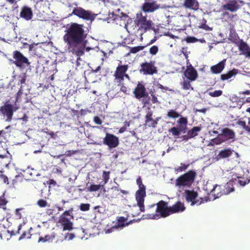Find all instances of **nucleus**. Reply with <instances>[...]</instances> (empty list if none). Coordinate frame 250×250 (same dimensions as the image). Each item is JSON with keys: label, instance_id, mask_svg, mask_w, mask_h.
Masks as SVG:
<instances>
[{"label": "nucleus", "instance_id": "obj_4", "mask_svg": "<svg viewBox=\"0 0 250 250\" xmlns=\"http://www.w3.org/2000/svg\"><path fill=\"white\" fill-rule=\"evenodd\" d=\"M128 69L127 64H119L114 72V83L117 85L124 84V79L130 80V76L126 72Z\"/></svg>", "mask_w": 250, "mask_h": 250}, {"label": "nucleus", "instance_id": "obj_44", "mask_svg": "<svg viewBox=\"0 0 250 250\" xmlns=\"http://www.w3.org/2000/svg\"><path fill=\"white\" fill-rule=\"evenodd\" d=\"M158 52V47L156 45H153L150 47L149 49V53L151 55H155Z\"/></svg>", "mask_w": 250, "mask_h": 250}, {"label": "nucleus", "instance_id": "obj_43", "mask_svg": "<svg viewBox=\"0 0 250 250\" xmlns=\"http://www.w3.org/2000/svg\"><path fill=\"white\" fill-rule=\"evenodd\" d=\"M222 91L221 90H217L214 92H209L208 95L212 97H219L222 95Z\"/></svg>", "mask_w": 250, "mask_h": 250}, {"label": "nucleus", "instance_id": "obj_18", "mask_svg": "<svg viewBox=\"0 0 250 250\" xmlns=\"http://www.w3.org/2000/svg\"><path fill=\"white\" fill-rule=\"evenodd\" d=\"M218 137L223 138L227 140L232 141L234 140L235 138V133L232 129L229 128H223L222 129V133L218 135Z\"/></svg>", "mask_w": 250, "mask_h": 250}, {"label": "nucleus", "instance_id": "obj_20", "mask_svg": "<svg viewBox=\"0 0 250 250\" xmlns=\"http://www.w3.org/2000/svg\"><path fill=\"white\" fill-rule=\"evenodd\" d=\"M183 5L184 7L191 10H197L199 8V3L197 0H184Z\"/></svg>", "mask_w": 250, "mask_h": 250}, {"label": "nucleus", "instance_id": "obj_9", "mask_svg": "<svg viewBox=\"0 0 250 250\" xmlns=\"http://www.w3.org/2000/svg\"><path fill=\"white\" fill-rule=\"evenodd\" d=\"M18 109H19L18 106L6 102L4 105L0 106V111L2 113V116L5 117V121L10 122L13 117V112Z\"/></svg>", "mask_w": 250, "mask_h": 250}, {"label": "nucleus", "instance_id": "obj_30", "mask_svg": "<svg viewBox=\"0 0 250 250\" xmlns=\"http://www.w3.org/2000/svg\"><path fill=\"white\" fill-rule=\"evenodd\" d=\"M56 234L54 232L51 233L45 236L44 237H40L39 239V242H51L55 238Z\"/></svg>", "mask_w": 250, "mask_h": 250}, {"label": "nucleus", "instance_id": "obj_2", "mask_svg": "<svg viewBox=\"0 0 250 250\" xmlns=\"http://www.w3.org/2000/svg\"><path fill=\"white\" fill-rule=\"evenodd\" d=\"M155 212L156 213L147 214V218L156 219V217L159 216L166 218L170 214H172L169 208L168 207V203L163 200H161L156 204V208Z\"/></svg>", "mask_w": 250, "mask_h": 250}, {"label": "nucleus", "instance_id": "obj_46", "mask_svg": "<svg viewBox=\"0 0 250 250\" xmlns=\"http://www.w3.org/2000/svg\"><path fill=\"white\" fill-rule=\"evenodd\" d=\"M185 41L187 43H194L197 42L198 40L194 37L187 36V37L185 38Z\"/></svg>", "mask_w": 250, "mask_h": 250}, {"label": "nucleus", "instance_id": "obj_11", "mask_svg": "<svg viewBox=\"0 0 250 250\" xmlns=\"http://www.w3.org/2000/svg\"><path fill=\"white\" fill-rule=\"evenodd\" d=\"M74 15L79 18L86 21H93L95 15L88 11H86L81 7L74 8L71 15Z\"/></svg>", "mask_w": 250, "mask_h": 250}, {"label": "nucleus", "instance_id": "obj_6", "mask_svg": "<svg viewBox=\"0 0 250 250\" xmlns=\"http://www.w3.org/2000/svg\"><path fill=\"white\" fill-rule=\"evenodd\" d=\"M137 184L138 185L139 189L136 191L135 198L137 200V206L140 208V211L145 212V206L144 201L146 196V189L145 186L142 183V179L139 177L137 179Z\"/></svg>", "mask_w": 250, "mask_h": 250}, {"label": "nucleus", "instance_id": "obj_32", "mask_svg": "<svg viewBox=\"0 0 250 250\" xmlns=\"http://www.w3.org/2000/svg\"><path fill=\"white\" fill-rule=\"evenodd\" d=\"M236 125L243 127V129H245L246 131L249 133L250 132V126L246 125L245 121L240 119L237 121Z\"/></svg>", "mask_w": 250, "mask_h": 250}, {"label": "nucleus", "instance_id": "obj_14", "mask_svg": "<svg viewBox=\"0 0 250 250\" xmlns=\"http://www.w3.org/2000/svg\"><path fill=\"white\" fill-rule=\"evenodd\" d=\"M133 94H134V97L138 100L147 96L148 93L143 82H137V86L133 91Z\"/></svg>", "mask_w": 250, "mask_h": 250}, {"label": "nucleus", "instance_id": "obj_59", "mask_svg": "<svg viewBox=\"0 0 250 250\" xmlns=\"http://www.w3.org/2000/svg\"><path fill=\"white\" fill-rule=\"evenodd\" d=\"M125 130H126V127H125V126H124L120 128L119 131H118V132H119V133H122L124 132L125 131Z\"/></svg>", "mask_w": 250, "mask_h": 250}, {"label": "nucleus", "instance_id": "obj_41", "mask_svg": "<svg viewBox=\"0 0 250 250\" xmlns=\"http://www.w3.org/2000/svg\"><path fill=\"white\" fill-rule=\"evenodd\" d=\"M228 141H229V140H227L226 139H224L220 137H217L214 138V139L212 140V141H213V143H214V144H215L216 145H219L220 144Z\"/></svg>", "mask_w": 250, "mask_h": 250}, {"label": "nucleus", "instance_id": "obj_57", "mask_svg": "<svg viewBox=\"0 0 250 250\" xmlns=\"http://www.w3.org/2000/svg\"><path fill=\"white\" fill-rule=\"evenodd\" d=\"M222 16H223L224 17L225 16H228L229 17V18H232L233 17H234V15H231V14H229V13L227 12H223V13H222Z\"/></svg>", "mask_w": 250, "mask_h": 250}, {"label": "nucleus", "instance_id": "obj_45", "mask_svg": "<svg viewBox=\"0 0 250 250\" xmlns=\"http://www.w3.org/2000/svg\"><path fill=\"white\" fill-rule=\"evenodd\" d=\"M80 209L82 211H88L89 209V204H81L80 206Z\"/></svg>", "mask_w": 250, "mask_h": 250}, {"label": "nucleus", "instance_id": "obj_53", "mask_svg": "<svg viewBox=\"0 0 250 250\" xmlns=\"http://www.w3.org/2000/svg\"><path fill=\"white\" fill-rule=\"evenodd\" d=\"M207 110H208V109L206 108H202V109H194V112H195L196 113L200 112V113H202L203 114H205V113H206Z\"/></svg>", "mask_w": 250, "mask_h": 250}, {"label": "nucleus", "instance_id": "obj_42", "mask_svg": "<svg viewBox=\"0 0 250 250\" xmlns=\"http://www.w3.org/2000/svg\"><path fill=\"white\" fill-rule=\"evenodd\" d=\"M23 208H17L15 209V217L17 219H20L22 217V213L23 212Z\"/></svg>", "mask_w": 250, "mask_h": 250}, {"label": "nucleus", "instance_id": "obj_60", "mask_svg": "<svg viewBox=\"0 0 250 250\" xmlns=\"http://www.w3.org/2000/svg\"><path fill=\"white\" fill-rule=\"evenodd\" d=\"M222 189V187L221 186H216L214 188V189H213V191L215 192L216 191H219Z\"/></svg>", "mask_w": 250, "mask_h": 250}, {"label": "nucleus", "instance_id": "obj_27", "mask_svg": "<svg viewBox=\"0 0 250 250\" xmlns=\"http://www.w3.org/2000/svg\"><path fill=\"white\" fill-rule=\"evenodd\" d=\"M202 129L201 126H194L192 128L187 132V135L188 138H193L198 135L199 132Z\"/></svg>", "mask_w": 250, "mask_h": 250}, {"label": "nucleus", "instance_id": "obj_17", "mask_svg": "<svg viewBox=\"0 0 250 250\" xmlns=\"http://www.w3.org/2000/svg\"><path fill=\"white\" fill-rule=\"evenodd\" d=\"M197 77V71L194 67H193L191 64L187 65V69H186V70L184 72V77L183 79H184V80L187 79V80L190 81H195Z\"/></svg>", "mask_w": 250, "mask_h": 250}, {"label": "nucleus", "instance_id": "obj_7", "mask_svg": "<svg viewBox=\"0 0 250 250\" xmlns=\"http://www.w3.org/2000/svg\"><path fill=\"white\" fill-rule=\"evenodd\" d=\"M136 25L138 27V29L143 30L145 32L149 30L153 25L152 21L147 20L146 16H143L142 13H137L136 15V19L134 20Z\"/></svg>", "mask_w": 250, "mask_h": 250}, {"label": "nucleus", "instance_id": "obj_56", "mask_svg": "<svg viewBox=\"0 0 250 250\" xmlns=\"http://www.w3.org/2000/svg\"><path fill=\"white\" fill-rule=\"evenodd\" d=\"M249 183V181H247V180H238V183H239L240 185L242 186H244L245 185H246V184L248 183Z\"/></svg>", "mask_w": 250, "mask_h": 250}, {"label": "nucleus", "instance_id": "obj_36", "mask_svg": "<svg viewBox=\"0 0 250 250\" xmlns=\"http://www.w3.org/2000/svg\"><path fill=\"white\" fill-rule=\"evenodd\" d=\"M126 220L127 218L122 216L120 217L119 218H118V226L122 227H126L128 226V225L130 223V221L128 223H124L126 222Z\"/></svg>", "mask_w": 250, "mask_h": 250}, {"label": "nucleus", "instance_id": "obj_3", "mask_svg": "<svg viewBox=\"0 0 250 250\" xmlns=\"http://www.w3.org/2000/svg\"><path fill=\"white\" fill-rule=\"evenodd\" d=\"M196 177V171L189 170L177 178L175 180V185L179 187H190L194 182Z\"/></svg>", "mask_w": 250, "mask_h": 250}, {"label": "nucleus", "instance_id": "obj_25", "mask_svg": "<svg viewBox=\"0 0 250 250\" xmlns=\"http://www.w3.org/2000/svg\"><path fill=\"white\" fill-rule=\"evenodd\" d=\"M187 129V128H184L183 127H173L169 129V132L172 133V135L173 136H178L180 135L181 132L185 133Z\"/></svg>", "mask_w": 250, "mask_h": 250}, {"label": "nucleus", "instance_id": "obj_24", "mask_svg": "<svg viewBox=\"0 0 250 250\" xmlns=\"http://www.w3.org/2000/svg\"><path fill=\"white\" fill-rule=\"evenodd\" d=\"M225 60L219 62L216 65H214L210 67V71L214 74H218L221 73L224 68V63Z\"/></svg>", "mask_w": 250, "mask_h": 250}, {"label": "nucleus", "instance_id": "obj_13", "mask_svg": "<svg viewBox=\"0 0 250 250\" xmlns=\"http://www.w3.org/2000/svg\"><path fill=\"white\" fill-rule=\"evenodd\" d=\"M186 200L187 202L191 203V206H193L195 205H200L203 203V199L200 198V200H196L198 193L194 190H186Z\"/></svg>", "mask_w": 250, "mask_h": 250}, {"label": "nucleus", "instance_id": "obj_15", "mask_svg": "<svg viewBox=\"0 0 250 250\" xmlns=\"http://www.w3.org/2000/svg\"><path fill=\"white\" fill-rule=\"evenodd\" d=\"M244 2L240 0H230L222 6L224 10H229L231 12L237 11Z\"/></svg>", "mask_w": 250, "mask_h": 250}, {"label": "nucleus", "instance_id": "obj_52", "mask_svg": "<svg viewBox=\"0 0 250 250\" xmlns=\"http://www.w3.org/2000/svg\"><path fill=\"white\" fill-rule=\"evenodd\" d=\"M118 86H121V88H120V91L121 92H123L124 93H126V91H127V88L125 87V86L124 85V84H122L121 85H117Z\"/></svg>", "mask_w": 250, "mask_h": 250}, {"label": "nucleus", "instance_id": "obj_8", "mask_svg": "<svg viewBox=\"0 0 250 250\" xmlns=\"http://www.w3.org/2000/svg\"><path fill=\"white\" fill-rule=\"evenodd\" d=\"M13 58L14 59L13 63L15 64L16 66L21 69H23L26 67H28L30 64L27 58L25 57L21 53L18 51L13 52Z\"/></svg>", "mask_w": 250, "mask_h": 250}, {"label": "nucleus", "instance_id": "obj_29", "mask_svg": "<svg viewBox=\"0 0 250 250\" xmlns=\"http://www.w3.org/2000/svg\"><path fill=\"white\" fill-rule=\"evenodd\" d=\"M104 185H104V184L102 185H96L94 184H91L90 186L87 187V191L90 192H96L100 189H104V191L105 192V188H104Z\"/></svg>", "mask_w": 250, "mask_h": 250}, {"label": "nucleus", "instance_id": "obj_62", "mask_svg": "<svg viewBox=\"0 0 250 250\" xmlns=\"http://www.w3.org/2000/svg\"><path fill=\"white\" fill-rule=\"evenodd\" d=\"M80 115H81L82 116L86 114V110L81 109H80Z\"/></svg>", "mask_w": 250, "mask_h": 250}, {"label": "nucleus", "instance_id": "obj_47", "mask_svg": "<svg viewBox=\"0 0 250 250\" xmlns=\"http://www.w3.org/2000/svg\"><path fill=\"white\" fill-rule=\"evenodd\" d=\"M37 205L40 208H44L47 206V202L44 200L40 199L38 201Z\"/></svg>", "mask_w": 250, "mask_h": 250}, {"label": "nucleus", "instance_id": "obj_26", "mask_svg": "<svg viewBox=\"0 0 250 250\" xmlns=\"http://www.w3.org/2000/svg\"><path fill=\"white\" fill-rule=\"evenodd\" d=\"M119 195V188L117 187H113L108 191L106 197L109 199H113L117 197Z\"/></svg>", "mask_w": 250, "mask_h": 250}, {"label": "nucleus", "instance_id": "obj_33", "mask_svg": "<svg viewBox=\"0 0 250 250\" xmlns=\"http://www.w3.org/2000/svg\"><path fill=\"white\" fill-rule=\"evenodd\" d=\"M177 123L179 125V127L187 128L188 120L186 117H181Z\"/></svg>", "mask_w": 250, "mask_h": 250}, {"label": "nucleus", "instance_id": "obj_16", "mask_svg": "<svg viewBox=\"0 0 250 250\" xmlns=\"http://www.w3.org/2000/svg\"><path fill=\"white\" fill-rule=\"evenodd\" d=\"M140 67L141 68L140 71L144 75H153L157 73L156 67L154 65V62H152L143 63L140 65Z\"/></svg>", "mask_w": 250, "mask_h": 250}, {"label": "nucleus", "instance_id": "obj_1", "mask_svg": "<svg viewBox=\"0 0 250 250\" xmlns=\"http://www.w3.org/2000/svg\"><path fill=\"white\" fill-rule=\"evenodd\" d=\"M65 32L62 40L66 43L68 52L77 57L83 56L84 52H83V48L80 47L79 45L83 42L86 36L83 24L72 22Z\"/></svg>", "mask_w": 250, "mask_h": 250}, {"label": "nucleus", "instance_id": "obj_58", "mask_svg": "<svg viewBox=\"0 0 250 250\" xmlns=\"http://www.w3.org/2000/svg\"><path fill=\"white\" fill-rule=\"evenodd\" d=\"M38 45V43H32L31 44H29L28 49L30 51H32L33 50L34 47H35V46Z\"/></svg>", "mask_w": 250, "mask_h": 250}, {"label": "nucleus", "instance_id": "obj_64", "mask_svg": "<svg viewBox=\"0 0 250 250\" xmlns=\"http://www.w3.org/2000/svg\"><path fill=\"white\" fill-rule=\"evenodd\" d=\"M242 54L245 55L246 57L250 59V51L247 52L245 53H243Z\"/></svg>", "mask_w": 250, "mask_h": 250}, {"label": "nucleus", "instance_id": "obj_22", "mask_svg": "<svg viewBox=\"0 0 250 250\" xmlns=\"http://www.w3.org/2000/svg\"><path fill=\"white\" fill-rule=\"evenodd\" d=\"M235 44L238 46L239 51L241 52V54L250 51V47L242 39L240 40L237 42H235Z\"/></svg>", "mask_w": 250, "mask_h": 250}, {"label": "nucleus", "instance_id": "obj_61", "mask_svg": "<svg viewBox=\"0 0 250 250\" xmlns=\"http://www.w3.org/2000/svg\"><path fill=\"white\" fill-rule=\"evenodd\" d=\"M27 119H28V117H27V116L26 115V114H24V116H23V117L22 118H21V121H23V122H26L27 121Z\"/></svg>", "mask_w": 250, "mask_h": 250}, {"label": "nucleus", "instance_id": "obj_63", "mask_svg": "<svg viewBox=\"0 0 250 250\" xmlns=\"http://www.w3.org/2000/svg\"><path fill=\"white\" fill-rule=\"evenodd\" d=\"M26 81V78H25V77H23L20 80V83H21V84H24L25 83V81Z\"/></svg>", "mask_w": 250, "mask_h": 250}, {"label": "nucleus", "instance_id": "obj_37", "mask_svg": "<svg viewBox=\"0 0 250 250\" xmlns=\"http://www.w3.org/2000/svg\"><path fill=\"white\" fill-rule=\"evenodd\" d=\"M180 116L179 113L174 110H170L167 112V117L172 119H176Z\"/></svg>", "mask_w": 250, "mask_h": 250}, {"label": "nucleus", "instance_id": "obj_40", "mask_svg": "<svg viewBox=\"0 0 250 250\" xmlns=\"http://www.w3.org/2000/svg\"><path fill=\"white\" fill-rule=\"evenodd\" d=\"M109 171H103L102 173V179H103L104 185L106 184L109 179Z\"/></svg>", "mask_w": 250, "mask_h": 250}, {"label": "nucleus", "instance_id": "obj_50", "mask_svg": "<svg viewBox=\"0 0 250 250\" xmlns=\"http://www.w3.org/2000/svg\"><path fill=\"white\" fill-rule=\"evenodd\" d=\"M74 234L72 233H67L65 236V239H68V240H71L74 238Z\"/></svg>", "mask_w": 250, "mask_h": 250}, {"label": "nucleus", "instance_id": "obj_35", "mask_svg": "<svg viewBox=\"0 0 250 250\" xmlns=\"http://www.w3.org/2000/svg\"><path fill=\"white\" fill-rule=\"evenodd\" d=\"M7 204V201L4 196V195L0 196V208L4 211L7 209L6 205Z\"/></svg>", "mask_w": 250, "mask_h": 250}, {"label": "nucleus", "instance_id": "obj_51", "mask_svg": "<svg viewBox=\"0 0 250 250\" xmlns=\"http://www.w3.org/2000/svg\"><path fill=\"white\" fill-rule=\"evenodd\" d=\"M54 209L53 208H49L46 209V214L49 216L53 214Z\"/></svg>", "mask_w": 250, "mask_h": 250}, {"label": "nucleus", "instance_id": "obj_31", "mask_svg": "<svg viewBox=\"0 0 250 250\" xmlns=\"http://www.w3.org/2000/svg\"><path fill=\"white\" fill-rule=\"evenodd\" d=\"M194 81H191L188 79H184L182 82H181V85L182 86L183 89L185 90H193V87L190 85L191 82H194Z\"/></svg>", "mask_w": 250, "mask_h": 250}, {"label": "nucleus", "instance_id": "obj_39", "mask_svg": "<svg viewBox=\"0 0 250 250\" xmlns=\"http://www.w3.org/2000/svg\"><path fill=\"white\" fill-rule=\"evenodd\" d=\"M129 52L131 53L135 54L145 48V46H137L135 47H129Z\"/></svg>", "mask_w": 250, "mask_h": 250}, {"label": "nucleus", "instance_id": "obj_38", "mask_svg": "<svg viewBox=\"0 0 250 250\" xmlns=\"http://www.w3.org/2000/svg\"><path fill=\"white\" fill-rule=\"evenodd\" d=\"M189 167V164H185L184 163H181V166L175 168V171L177 172H181L187 169Z\"/></svg>", "mask_w": 250, "mask_h": 250}, {"label": "nucleus", "instance_id": "obj_48", "mask_svg": "<svg viewBox=\"0 0 250 250\" xmlns=\"http://www.w3.org/2000/svg\"><path fill=\"white\" fill-rule=\"evenodd\" d=\"M152 113L151 111H149L147 112V114L146 116V123L147 124L148 122L150 121L154 120L152 118Z\"/></svg>", "mask_w": 250, "mask_h": 250}, {"label": "nucleus", "instance_id": "obj_54", "mask_svg": "<svg viewBox=\"0 0 250 250\" xmlns=\"http://www.w3.org/2000/svg\"><path fill=\"white\" fill-rule=\"evenodd\" d=\"M0 176L1 179L3 180L4 183H8V179L7 178L6 176L3 174H1Z\"/></svg>", "mask_w": 250, "mask_h": 250}, {"label": "nucleus", "instance_id": "obj_12", "mask_svg": "<svg viewBox=\"0 0 250 250\" xmlns=\"http://www.w3.org/2000/svg\"><path fill=\"white\" fill-rule=\"evenodd\" d=\"M103 144L110 149L116 147L119 145L118 137L109 133H106L103 139Z\"/></svg>", "mask_w": 250, "mask_h": 250}, {"label": "nucleus", "instance_id": "obj_34", "mask_svg": "<svg viewBox=\"0 0 250 250\" xmlns=\"http://www.w3.org/2000/svg\"><path fill=\"white\" fill-rule=\"evenodd\" d=\"M32 228L29 229L27 231H24L19 238V240L21 241L24 239H29L31 237L30 231L32 230Z\"/></svg>", "mask_w": 250, "mask_h": 250}, {"label": "nucleus", "instance_id": "obj_55", "mask_svg": "<svg viewBox=\"0 0 250 250\" xmlns=\"http://www.w3.org/2000/svg\"><path fill=\"white\" fill-rule=\"evenodd\" d=\"M150 122H151V123L148 124V126L150 127H155L158 124L156 120H150Z\"/></svg>", "mask_w": 250, "mask_h": 250}, {"label": "nucleus", "instance_id": "obj_23", "mask_svg": "<svg viewBox=\"0 0 250 250\" xmlns=\"http://www.w3.org/2000/svg\"><path fill=\"white\" fill-rule=\"evenodd\" d=\"M169 208L172 214L182 212L186 209L184 205L180 202H177V203L172 205V206L169 207Z\"/></svg>", "mask_w": 250, "mask_h": 250}, {"label": "nucleus", "instance_id": "obj_5", "mask_svg": "<svg viewBox=\"0 0 250 250\" xmlns=\"http://www.w3.org/2000/svg\"><path fill=\"white\" fill-rule=\"evenodd\" d=\"M73 208H70L69 209L65 210L59 217L58 223L62 227V230H71L73 229V223L70 221L73 219Z\"/></svg>", "mask_w": 250, "mask_h": 250}, {"label": "nucleus", "instance_id": "obj_10", "mask_svg": "<svg viewBox=\"0 0 250 250\" xmlns=\"http://www.w3.org/2000/svg\"><path fill=\"white\" fill-rule=\"evenodd\" d=\"M169 7L166 4H159L154 1L145 2L142 5L141 9L145 13H151L159 9H166Z\"/></svg>", "mask_w": 250, "mask_h": 250}, {"label": "nucleus", "instance_id": "obj_49", "mask_svg": "<svg viewBox=\"0 0 250 250\" xmlns=\"http://www.w3.org/2000/svg\"><path fill=\"white\" fill-rule=\"evenodd\" d=\"M93 122L98 125H101L102 124V121L98 116H95L93 118Z\"/></svg>", "mask_w": 250, "mask_h": 250}, {"label": "nucleus", "instance_id": "obj_19", "mask_svg": "<svg viewBox=\"0 0 250 250\" xmlns=\"http://www.w3.org/2000/svg\"><path fill=\"white\" fill-rule=\"evenodd\" d=\"M233 152H234V150L230 147L224 148L219 151V153L216 155V159L217 160H220L222 159L228 158L232 155Z\"/></svg>", "mask_w": 250, "mask_h": 250}, {"label": "nucleus", "instance_id": "obj_21", "mask_svg": "<svg viewBox=\"0 0 250 250\" xmlns=\"http://www.w3.org/2000/svg\"><path fill=\"white\" fill-rule=\"evenodd\" d=\"M20 17L24 18L26 21L31 19L32 17V9L26 6H23L21 8V12H20Z\"/></svg>", "mask_w": 250, "mask_h": 250}, {"label": "nucleus", "instance_id": "obj_28", "mask_svg": "<svg viewBox=\"0 0 250 250\" xmlns=\"http://www.w3.org/2000/svg\"><path fill=\"white\" fill-rule=\"evenodd\" d=\"M237 73V70L236 69H233L228 72L221 75V80L225 81L230 79L232 77L235 76Z\"/></svg>", "mask_w": 250, "mask_h": 250}]
</instances>
